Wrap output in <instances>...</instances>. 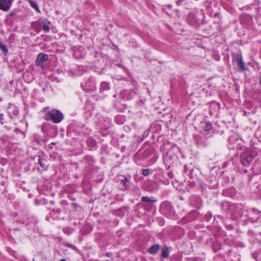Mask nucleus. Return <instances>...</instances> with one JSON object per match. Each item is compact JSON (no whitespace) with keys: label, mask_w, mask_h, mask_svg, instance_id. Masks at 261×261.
I'll use <instances>...</instances> for the list:
<instances>
[{"label":"nucleus","mask_w":261,"mask_h":261,"mask_svg":"<svg viewBox=\"0 0 261 261\" xmlns=\"http://www.w3.org/2000/svg\"><path fill=\"white\" fill-rule=\"evenodd\" d=\"M202 127L205 131H208L212 128V125L210 122H205L202 124Z\"/></svg>","instance_id":"9d476101"},{"label":"nucleus","mask_w":261,"mask_h":261,"mask_svg":"<svg viewBox=\"0 0 261 261\" xmlns=\"http://www.w3.org/2000/svg\"><path fill=\"white\" fill-rule=\"evenodd\" d=\"M29 2L30 4L32 7L34 8L37 11H39V8L36 3L34 2L32 0L29 1Z\"/></svg>","instance_id":"ddd939ff"},{"label":"nucleus","mask_w":261,"mask_h":261,"mask_svg":"<svg viewBox=\"0 0 261 261\" xmlns=\"http://www.w3.org/2000/svg\"><path fill=\"white\" fill-rule=\"evenodd\" d=\"M149 173H150V171L148 169H145L142 170V174L144 176H147V175H149Z\"/></svg>","instance_id":"2eb2a0df"},{"label":"nucleus","mask_w":261,"mask_h":261,"mask_svg":"<svg viewBox=\"0 0 261 261\" xmlns=\"http://www.w3.org/2000/svg\"><path fill=\"white\" fill-rule=\"evenodd\" d=\"M101 85H102V86H105V85L106 86L107 85V83L106 82H103V83H102Z\"/></svg>","instance_id":"a211bd4d"},{"label":"nucleus","mask_w":261,"mask_h":261,"mask_svg":"<svg viewBox=\"0 0 261 261\" xmlns=\"http://www.w3.org/2000/svg\"><path fill=\"white\" fill-rule=\"evenodd\" d=\"M40 24L44 32H47L49 31L50 22L48 21L46 19L40 20Z\"/></svg>","instance_id":"39448f33"},{"label":"nucleus","mask_w":261,"mask_h":261,"mask_svg":"<svg viewBox=\"0 0 261 261\" xmlns=\"http://www.w3.org/2000/svg\"><path fill=\"white\" fill-rule=\"evenodd\" d=\"M44 161L42 160L40 158H39L38 160V164L40 165V166L42 168H44L45 166V165L44 164Z\"/></svg>","instance_id":"4468645a"},{"label":"nucleus","mask_w":261,"mask_h":261,"mask_svg":"<svg viewBox=\"0 0 261 261\" xmlns=\"http://www.w3.org/2000/svg\"><path fill=\"white\" fill-rule=\"evenodd\" d=\"M70 247L72 248L73 249H74V250H77V248L73 245H70Z\"/></svg>","instance_id":"f3484780"},{"label":"nucleus","mask_w":261,"mask_h":261,"mask_svg":"<svg viewBox=\"0 0 261 261\" xmlns=\"http://www.w3.org/2000/svg\"><path fill=\"white\" fill-rule=\"evenodd\" d=\"M0 49L2 50L5 55L7 54L8 49L7 46L1 42H0Z\"/></svg>","instance_id":"9b49d317"},{"label":"nucleus","mask_w":261,"mask_h":261,"mask_svg":"<svg viewBox=\"0 0 261 261\" xmlns=\"http://www.w3.org/2000/svg\"><path fill=\"white\" fill-rule=\"evenodd\" d=\"M60 261H66V260L65 259H61L60 260Z\"/></svg>","instance_id":"6ab92c4d"},{"label":"nucleus","mask_w":261,"mask_h":261,"mask_svg":"<svg viewBox=\"0 0 261 261\" xmlns=\"http://www.w3.org/2000/svg\"><path fill=\"white\" fill-rule=\"evenodd\" d=\"M12 2V0H0V9L8 11L11 7Z\"/></svg>","instance_id":"7ed1b4c3"},{"label":"nucleus","mask_w":261,"mask_h":261,"mask_svg":"<svg viewBox=\"0 0 261 261\" xmlns=\"http://www.w3.org/2000/svg\"><path fill=\"white\" fill-rule=\"evenodd\" d=\"M160 249V246L159 244H156L150 247L148 249L149 252L153 255L156 254Z\"/></svg>","instance_id":"423d86ee"},{"label":"nucleus","mask_w":261,"mask_h":261,"mask_svg":"<svg viewBox=\"0 0 261 261\" xmlns=\"http://www.w3.org/2000/svg\"><path fill=\"white\" fill-rule=\"evenodd\" d=\"M48 59V56L47 55L40 53L37 57V58L35 61L36 65L37 66H42L43 63L46 61H47Z\"/></svg>","instance_id":"f03ea898"},{"label":"nucleus","mask_w":261,"mask_h":261,"mask_svg":"<svg viewBox=\"0 0 261 261\" xmlns=\"http://www.w3.org/2000/svg\"><path fill=\"white\" fill-rule=\"evenodd\" d=\"M4 119V115L3 114H0V121H2ZM2 124H3V122H0Z\"/></svg>","instance_id":"dca6fc26"},{"label":"nucleus","mask_w":261,"mask_h":261,"mask_svg":"<svg viewBox=\"0 0 261 261\" xmlns=\"http://www.w3.org/2000/svg\"><path fill=\"white\" fill-rule=\"evenodd\" d=\"M235 61L238 67L241 71H245L247 68L245 67V63L243 62L241 55H237L235 58Z\"/></svg>","instance_id":"20e7f679"},{"label":"nucleus","mask_w":261,"mask_h":261,"mask_svg":"<svg viewBox=\"0 0 261 261\" xmlns=\"http://www.w3.org/2000/svg\"><path fill=\"white\" fill-rule=\"evenodd\" d=\"M45 119L47 120H51L53 122L58 123L63 119V114L59 110H52L45 114Z\"/></svg>","instance_id":"f257e3e1"},{"label":"nucleus","mask_w":261,"mask_h":261,"mask_svg":"<svg viewBox=\"0 0 261 261\" xmlns=\"http://www.w3.org/2000/svg\"><path fill=\"white\" fill-rule=\"evenodd\" d=\"M161 255L162 258H167L169 257V248L168 247L165 246L164 247V248L162 250Z\"/></svg>","instance_id":"1a4fd4ad"},{"label":"nucleus","mask_w":261,"mask_h":261,"mask_svg":"<svg viewBox=\"0 0 261 261\" xmlns=\"http://www.w3.org/2000/svg\"><path fill=\"white\" fill-rule=\"evenodd\" d=\"M130 179V176L129 175L124 177V178L121 179V183L123 184V187L125 189H128L129 187V180Z\"/></svg>","instance_id":"0eeeda50"},{"label":"nucleus","mask_w":261,"mask_h":261,"mask_svg":"<svg viewBox=\"0 0 261 261\" xmlns=\"http://www.w3.org/2000/svg\"><path fill=\"white\" fill-rule=\"evenodd\" d=\"M253 160V157L250 155L243 156L242 159L243 163L245 166L248 165Z\"/></svg>","instance_id":"6e6552de"},{"label":"nucleus","mask_w":261,"mask_h":261,"mask_svg":"<svg viewBox=\"0 0 261 261\" xmlns=\"http://www.w3.org/2000/svg\"><path fill=\"white\" fill-rule=\"evenodd\" d=\"M141 201L144 202H155V200H153L149 197L143 196L141 198Z\"/></svg>","instance_id":"f8f14e48"}]
</instances>
